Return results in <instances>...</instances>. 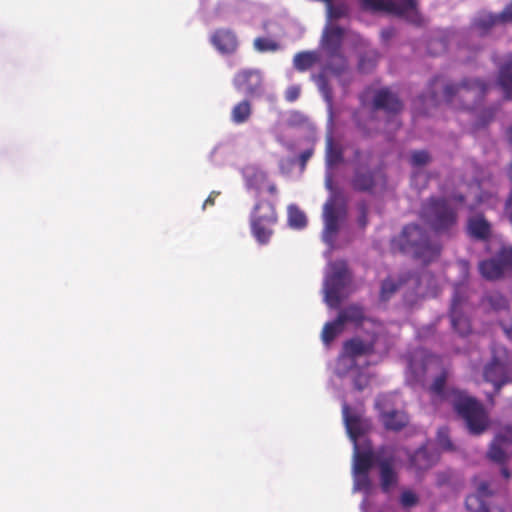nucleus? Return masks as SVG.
<instances>
[{
    "instance_id": "ea45409f",
    "label": "nucleus",
    "mask_w": 512,
    "mask_h": 512,
    "mask_svg": "<svg viewBox=\"0 0 512 512\" xmlns=\"http://www.w3.org/2000/svg\"><path fill=\"white\" fill-rule=\"evenodd\" d=\"M419 502L418 496L411 490H404L400 496V504L403 508H411Z\"/></svg>"
},
{
    "instance_id": "9d476101",
    "label": "nucleus",
    "mask_w": 512,
    "mask_h": 512,
    "mask_svg": "<svg viewBox=\"0 0 512 512\" xmlns=\"http://www.w3.org/2000/svg\"><path fill=\"white\" fill-rule=\"evenodd\" d=\"M386 185V175L381 168H355L351 186L355 191L372 193L377 186Z\"/></svg>"
},
{
    "instance_id": "7c9ffc66",
    "label": "nucleus",
    "mask_w": 512,
    "mask_h": 512,
    "mask_svg": "<svg viewBox=\"0 0 512 512\" xmlns=\"http://www.w3.org/2000/svg\"><path fill=\"white\" fill-rule=\"evenodd\" d=\"M344 331L342 322L336 318L331 322H327L322 330V340L325 344H330L339 334Z\"/></svg>"
},
{
    "instance_id": "1a4fd4ad",
    "label": "nucleus",
    "mask_w": 512,
    "mask_h": 512,
    "mask_svg": "<svg viewBox=\"0 0 512 512\" xmlns=\"http://www.w3.org/2000/svg\"><path fill=\"white\" fill-rule=\"evenodd\" d=\"M350 275L345 263H335L325 280V301L331 308H338L341 292L347 285Z\"/></svg>"
},
{
    "instance_id": "5fc2aeb1",
    "label": "nucleus",
    "mask_w": 512,
    "mask_h": 512,
    "mask_svg": "<svg viewBox=\"0 0 512 512\" xmlns=\"http://www.w3.org/2000/svg\"><path fill=\"white\" fill-rule=\"evenodd\" d=\"M499 324H500L503 332L506 334V336L508 338L512 339V321L510 323L501 321Z\"/></svg>"
},
{
    "instance_id": "69168bd1",
    "label": "nucleus",
    "mask_w": 512,
    "mask_h": 512,
    "mask_svg": "<svg viewBox=\"0 0 512 512\" xmlns=\"http://www.w3.org/2000/svg\"><path fill=\"white\" fill-rule=\"evenodd\" d=\"M360 156V151L359 150H356L355 151V158H358Z\"/></svg>"
},
{
    "instance_id": "37998d69",
    "label": "nucleus",
    "mask_w": 512,
    "mask_h": 512,
    "mask_svg": "<svg viewBox=\"0 0 512 512\" xmlns=\"http://www.w3.org/2000/svg\"><path fill=\"white\" fill-rule=\"evenodd\" d=\"M357 209L359 212V215L357 218L358 226L361 229H365L366 226L368 225V211H369L368 205L365 201H361L357 204Z\"/></svg>"
},
{
    "instance_id": "c03bdc74",
    "label": "nucleus",
    "mask_w": 512,
    "mask_h": 512,
    "mask_svg": "<svg viewBox=\"0 0 512 512\" xmlns=\"http://www.w3.org/2000/svg\"><path fill=\"white\" fill-rule=\"evenodd\" d=\"M476 494L480 495L482 498L486 499L487 497L492 495V491L489 488V483L487 481H479L476 482Z\"/></svg>"
},
{
    "instance_id": "6ab92c4d",
    "label": "nucleus",
    "mask_w": 512,
    "mask_h": 512,
    "mask_svg": "<svg viewBox=\"0 0 512 512\" xmlns=\"http://www.w3.org/2000/svg\"><path fill=\"white\" fill-rule=\"evenodd\" d=\"M324 232L323 239L332 243L339 230V215L334 201H328L324 205Z\"/></svg>"
},
{
    "instance_id": "052dcab7",
    "label": "nucleus",
    "mask_w": 512,
    "mask_h": 512,
    "mask_svg": "<svg viewBox=\"0 0 512 512\" xmlns=\"http://www.w3.org/2000/svg\"><path fill=\"white\" fill-rule=\"evenodd\" d=\"M507 136L509 138V141L512 143V125L509 127L507 131Z\"/></svg>"
},
{
    "instance_id": "603ef678",
    "label": "nucleus",
    "mask_w": 512,
    "mask_h": 512,
    "mask_svg": "<svg viewBox=\"0 0 512 512\" xmlns=\"http://www.w3.org/2000/svg\"><path fill=\"white\" fill-rule=\"evenodd\" d=\"M313 152H314L313 149L310 148V149H306L300 153L299 164L302 169H304L306 167V164H307L308 160L312 157Z\"/></svg>"
},
{
    "instance_id": "f3484780",
    "label": "nucleus",
    "mask_w": 512,
    "mask_h": 512,
    "mask_svg": "<svg viewBox=\"0 0 512 512\" xmlns=\"http://www.w3.org/2000/svg\"><path fill=\"white\" fill-rule=\"evenodd\" d=\"M211 44L221 54H234L239 46L236 33L228 28L216 29L210 37Z\"/></svg>"
},
{
    "instance_id": "ddd939ff",
    "label": "nucleus",
    "mask_w": 512,
    "mask_h": 512,
    "mask_svg": "<svg viewBox=\"0 0 512 512\" xmlns=\"http://www.w3.org/2000/svg\"><path fill=\"white\" fill-rule=\"evenodd\" d=\"M483 378L493 385L494 396H499L505 385L512 384L508 366L495 355L484 365Z\"/></svg>"
},
{
    "instance_id": "39448f33",
    "label": "nucleus",
    "mask_w": 512,
    "mask_h": 512,
    "mask_svg": "<svg viewBox=\"0 0 512 512\" xmlns=\"http://www.w3.org/2000/svg\"><path fill=\"white\" fill-rule=\"evenodd\" d=\"M277 221V212L272 202L259 200L255 204L250 216V226L253 236L260 244L269 242Z\"/></svg>"
},
{
    "instance_id": "2f4dec72",
    "label": "nucleus",
    "mask_w": 512,
    "mask_h": 512,
    "mask_svg": "<svg viewBox=\"0 0 512 512\" xmlns=\"http://www.w3.org/2000/svg\"><path fill=\"white\" fill-rule=\"evenodd\" d=\"M489 307L494 311L506 310L508 308V300L506 297L498 291H492L483 299Z\"/></svg>"
},
{
    "instance_id": "0e129e2a",
    "label": "nucleus",
    "mask_w": 512,
    "mask_h": 512,
    "mask_svg": "<svg viewBox=\"0 0 512 512\" xmlns=\"http://www.w3.org/2000/svg\"><path fill=\"white\" fill-rule=\"evenodd\" d=\"M455 199H456L457 201H459V202H463L465 198H464V196H463V195H457V196H455Z\"/></svg>"
},
{
    "instance_id": "dca6fc26",
    "label": "nucleus",
    "mask_w": 512,
    "mask_h": 512,
    "mask_svg": "<svg viewBox=\"0 0 512 512\" xmlns=\"http://www.w3.org/2000/svg\"><path fill=\"white\" fill-rule=\"evenodd\" d=\"M373 107L376 110H383L387 114L396 115L403 110V103L397 94L384 87L375 92Z\"/></svg>"
},
{
    "instance_id": "e2e57ef3",
    "label": "nucleus",
    "mask_w": 512,
    "mask_h": 512,
    "mask_svg": "<svg viewBox=\"0 0 512 512\" xmlns=\"http://www.w3.org/2000/svg\"><path fill=\"white\" fill-rule=\"evenodd\" d=\"M382 35H383L384 37H387V38H388V37H390V36H391V31H390V30H385V31H383V32H382Z\"/></svg>"
},
{
    "instance_id": "0eeeda50",
    "label": "nucleus",
    "mask_w": 512,
    "mask_h": 512,
    "mask_svg": "<svg viewBox=\"0 0 512 512\" xmlns=\"http://www.w3.org/2000/svg\"><path fill=\"white\" fill-rule=\"evenodd\" d=\"M234 88L247 98H260L265 93L263 72L257 68L240 69L233 77Z\"/></svg>"
},
{
    "instance_id": "e433bc0d",
    "label": "nucleus",
    "mask_w": 512,
    "mask_h": 512,
    "mask_svg": "<svg viewBox=\"0 0 512 512\" xmlns=\"http://www.w3.org/2000/svg\"><path fill=\"white\" fill-rule=\"evenodd\" d=\"M448 47L447 40L443 37L431 38L427 44V50L432 56H438L446 52Z\"/></svg>"
},
{
    "instance_id": "6e6552de",
    "label": "nucleus",
    "mask_w": 512,
    "mask_h": 512,
    "mask_svg": "<svg viewBox=\"0 0 512 512\" xmlns=\"http://www.w3.org/2000/svg\"><path fill=\"white\" fill-rule=\"evenodd\" d=\"M479 271L487 280H498L512 273V247H502L494 257L481 261Z\"/></svg>"
},
{
    "instance_id": "a878e982",
    "label": "nucleus",
    "mask_w": 512,
    "mask_h": 512,
    "mask_svg": "<svg viewBox=\"0 0 512 512\" xmlns=\"http://www.w3.org/2000/svg\"><path fill=\"white\" fill-rule=\"evenodd\" d=\"M501 23L499 14L482 11L472 22V27L481 35L487 34L495 25Z\"/></svg>"
},
{
    "instance_id": "c756f323",
    "label": "nucleus",
    "mask_w": 512,
    "mask_h": 512,
    "mask_svg": "<svg viewBox=\"0 0 512 512\" xmlns=\"http://www.w3.org/2000/svg\"><path fill=\"white\" fill-rule=\"evenodd\" d=\"M318 54L315 51H303L294 56L293 64L296 70L304 72L318 62Z\"/></svg>"
},
{
    "instance_id": "f704fd0d",
    "label": "nucleus",
    "mask_w": 512,
    "mask_h": 512,
    "mask_svg": "<svg viewBox=\"0 0 512 512\" xmlns=\"http://www.w3.org/2000/svg\"><path fill=\"white\" fill-rule=\"evenodd\" d=\"M326 160L329 165H336L342 161V150L334 144L331 136L326 140Z\"/></svg>"
},
{
    "instance_id": "2eb2a0df",
    "label": "nucleus",
    "mask_w": 512,
    "mask_h": 512,
    "mask_svg": "<svg viewBox=\"0 0 512 512\" xmlns=\"http://www.w3.org/2000/svg\"><path fill=\"white\" fill-rule=\"evenodd\" d=\"M463 297L459 291H455L451 308L450 319L453 329L461 336H467L471 332L469 318L462 311Z\"/></svg>"
},
{
    "instance_id": "58836bf2",
    "label": "nucleus",
    "mask_w": 512,
    "mask_h": 512,
    "mask_svg": "<svg viewBox=\"0 0 512 512\" xmlns=\"http://www.w3.org/2000/svg\"><path fill=\"white\" fill-rule=\"evenodd\" d=\"M398 289V285L391 279L382 282L380 297L382 300H388Z\"/></svg>"
},
{
    "instance_id": "a18cd8bd",
    "label": "nucleus",
    "mask_w": 512,
    "mask_h": 512,
    "mask_svg": "<svg viewBox=\"0 0 512 512\" xmlns=\"http://www.w3.org/2000/svg\"><path fill=\"white\" fill-rule=\"evenodd\" d=\"M417 366H418V363L414 360H411L409 362V370L410 372L415 376V379L417 381H420L424 378L425 374H426V367L424 365H420L421 367V371L418 372L417 371Z\"/></svg>"
},
{
    "instance_id": "8fccbe9b",
    "label": "nucleus",
    "mask_w": 512,
    "mask_h": 512,
    "mask_svg": "<svg viewBox=\"0 0 512 512\" xmlns=\"http://www.w3.org/2000/svg\"><path fill=\"white\" fill-rule=\"evenodd\" d=\"M496 113L495 108H488L482 112L480 123L478 126H485L487 125L492 119L494 118Z\"/></svg>"
},
{
    "instance_id": "6e6d98bb",
    "label": "nucleus",
    "mask_w": 512,
    "mask_h": 512,
    "mask_svg": "<svg viewBox=\"0 0 512 512\" xmlns=\"http://www.w3.org/2000/svg\"><path fill=\"white\" fill-rule=\"evenodd\" d=\"M219 195V192L212 191L208 198L205 200L203 207L205 208L207 205H214L215 198Z\"/></svg>"
},
{
    "instance_id": "c9c22d12",
    "label": "nucleus",
    "mask_w": 512,
    "mask_h": 512,
    "mask_svg": "<svg viewBox=\"0 0 512 512\" xmlns=\"http://www.w3.org/2000/svg\"><path fill=\"white\" fill-rule=\"evenodd\" d=\"M465 506L471 512H485L489 509L485 499L476 493L467 496Z\"/></svg>"
},
{
    "instance_id": "f03ea898",
    "label": "nucleus",
    "mask_w": 512,
    "mask_h": 512,
    "mask_svg": "<svg viewBox=\"0 0 512 512\" xmlns=\"http://www.w3.org/2000/svg\"><path fill=\"white\" fill-rule=\"evenodd\" d=\"M452 407L461 417L470 434L481 435L489 427V417L484 406L465 391L452 390Z\"/></svg>"
},
{
    "instance_id": "a19ab883",
    "label": "nucleus",
    "mask_w": 512,
    "mask_h": 512,
    "mask_svg": "<svg viewBox=\"0 0 512 512\" xmlns=\"http://www.w3.org/2000/svg\"><path fill=\"white\" fill-rule=\"evenodd\" d=\"M430 161V155L425 150H416L411 154V164L413 166H424Z\"/></svg>"
},
{
    "instance_id": "3c124183",
    "label": "nucleus",
    "mask_w": 512,
    "mask_h": 512,
    "mask_svg": "<svg viewBox=\"0 0 512 512\" xmlns=\"http://www.w3.org/2000/svg\"><path fill=\"white\" fill-rule=\"evenodd\" d=\"M438 441H439V444L441 445V447L444 448L445 450H452L453 444L450 441V439L448 438V436L445 433V431H443V430L439 431V433H438Z\"/></svg>"
},
{
    "instance_id": "4c0bfd02",
    "label": "nucleus",
    "mask_w": 512,
    "mask_h": 512,
    "mask_svg": "<svg viewBox=\"0 0 512 512\" xmlns=\"http://www.w3.org/2000/svg\"><path fill=\"white\" fill-rule=\"evenodd\" d=\"M254 48L259 52L276 51L279 48L278 43L264 37H258L254 40Z\"/></svg>"
},
{
    "instance_id": "de8ad7c7",
    "label": "nucleus",
    "mask_w": 512,
    "mask_h": 512,
    "mask_svg": "<svg viewBox=\"0 0 512 512\" xmlns=\"http://www.w3.org/2000/svg\"><path fill=\"white\" fill-rule=\"evenodd\" d=\"M301 89L297 85H293L287 88L285 92V99L288 102H294L296 101L300 96Z\"/></svg>"
},
{
    "instance_id": "7ed1b4c3",
    "label": "nucleus",
    "mask_w": 512,
    "mask_h": 512,
    "mask_svg": "<svg viewBox=\"0 0 512 512\" xmlns=\"http://www.w3.org/2000/svg\"><path fill=\"white\" fill-rule=\"evenodd\" d=\"M488 91V85L478 78H465L460 83L445 85V102L456 109H472L480 103Z\"/></svg>"
},
{
    "instance_id": "bb28decb",
    "label": "nucleus",
    "mask_w": 512,
    "mask_h": 512,
    "mask_svg": "<svg viewBox=\"0 0 512 512\" xmlns=\"http://www.w3.org/2000/svg\"><path fill=\"white\" fill-rule=\"evenodd\" d=\"M512 54L508 55L505 63L499 68L498 84L504 92V97L512 100Z\"/></svg>"
},
{
    "instance_id": "09e8293b",
    "label": "nucleus",
    "mask_w": 512,
    "mask_h": 512,
    "mask_svg": "<svg viewBox=\"0 0 512 512\" xmlns=\"http://www.w3.org/2000/svg\"><path fill=\"white\" fill-rule=\"evenodd\" d=\"M500 21L502 24H512V1L508 3L505 8L499 13Z\"/></svg>"
},
{
    "instance_id": "49530a36",
    "label": "nucleus",
    "mask_w": 512,
    "mask_h": 512,
    "mask_svg": "<svg viewBox=\"0 0 512 512\" xmlns=\"http://www.w3.org/2000/svg\"><path fill=\"white\" fill-rule=\"evenodd\" d=\"M353 383H354V387L357 390L362 391L369 385V377H368V375H366L364 373H359L354 378Z\"/></svg>"
},
{
    "instance_id": "864d4df0",
    "label": "nucleus",
    "mask_w": 512,
    "mask_h": 512,
    "mask_svg": "<svg viewBox=\"0 0 512 512\" xmlns=\"http://www.w3.org/2000/svg\"><path fill=\"white\" fill-rule=\"evenodd\" d=\"M450 478H451V475L449 472L437 473V478H436L437 486L441 487V486L448 484L450 482Z\"/></svg>"
},
{
    "instance_id": "4be33fe9",
    "label": "nucleus",
    "mask_w": 512,
    "mask_h": 512,
    "mask_svg": "<svg viewBox=\"0 0 512 512\" xmlns=\"http://www.w3.org/2000/svg\"><path fill=\"white\" fill-rule=\"evenodd\" d=\"M344 352L350 358L371 355L375 351V341H364L359 337L351 338L344 343Z\"/></svg>"
},
{
    "instance_id": "4d7b16f0",
    "label": "nucleus",
    "mask_w": 512,
    "mask_h": 512,
    "mask_svg": "<svg viewBox=\"0 0 512 512\" xmlns=\"http://www.w3.org/2000/svg\"><path fill=\"white\" fill-rule=\"evenodd\" d=\"M506 463L504 464H500L501 465V474L503 475L504 478L506 479H509L511 477V472L510 470L506 467L505 465Z\"/></svg>"
},
{
    "instance_id": "338daca9",
    "label": "nucleus",
    "mask_w": 512,
    "mask_h": 512,
    "mask_svg": "<svg viewBox=\"0 0 512 512\" xmlns=\"http://www.w3.org/2000/svg\"><path fill=\"white\" fill-rule=\"evenodd\" d=\"M436 81H438V78H434L432 85H434Z\"/></svg>"
},
{
    "instance_id": "aec40b11",
    "label": "nucleus",
    "mask_w": 512,
    "mask_h": 512,
    "mask_svg": "<svg viewBox=\"0 0 512 512\" xmlns=\"http://www.w3.org/2000/svg\"><path fill=\"white\" fill-rule=\"evenodd\" d=\"M439 460V455L427 447L417 449L409 459L410 467L417 473L425 472L432 468Z\"/></svg>"
},
{
    "instance_id": "20e7f679",
    "label": "nucleus",
    "mask_w": 512,
    "mask_h": 512,
    "mask_svg": "<svg viewBox=\"0 0 512 512\" xmlns=\"http://www.w3.org/2000/svg\"><path fill=\"white\" fill-rule=\"evenodd\" d=\"M422 218L437 233L446 232L457 222V213L444 198H429L422 206Z\"/></svg>"
},
{
    "instance_id": "473e14b6",
    "label": "nucleus",
    "mask_w": 512,
    "mask_h": 512,
    "mask_svg": "<svg viewBox=\"0 0 512 512\" xmlns=\"http://www.w3.org/2000/svg\"><path fill=\"white\" fill-rule=\"evenodd\" d=\"M268 183V175L262 170H255L246 179V184L249 189L260 192L262 187Z\"/></svg>"
},
{
    "instance_id": "412c9836",
    "label": "nucleus",
    "mask_w": 512,
    "mask_h": 512,
    "mask_svg": "<svg viewBox=\"0 0 512 512\" xmlns=\"http://www.w3.org/2000/svg\"><path fill=\"white\" fill-rule=\"evenodd\" d=\"M376 453L371 449L360 451L359 447L354 444V457H353V473L369 474L370 469L376 464Z\"/></svg>"
},
{
    "instance_id": "5701e85b",
    "label": "nucleus",
    "mask_w": 512,
    "mask_h": 512,
    "mask_svg": "<svg viewBox=\"0 0 512 512\" xmlns=\"http://www.w3.org/2000/svg\"><path fill=\"white\" fill-rule=\"evenodd\" d=\"M365 318L364 308L359 304H350L340 309L337 315V319L339 322H342L344 327L346 324H352L359 327L363 324Z\"/></svg>"
},
{
    "instance_id": "680f3d73",
    "label": "nucleus",
    "mask_w": 512,
    "mask_h": 512,
    "mask_svg": "<svg viewBox=\"0 0 512 512\" xmlns=\"http://www.w3.org/2000/svg\"><path fill=\"white\" fill-rule=\"evenodd\" d=\"M364 64H365V60H364V58H362V59H361V61H360V63H359V68H360L361 70H363V71L365 70Z\"/></svg>"
},
{
    "instance_id": "f8f14e48",
    "label": "nucleus",
    "mask_w": 512,
    "mask_h": 512,
    "mask_svg": "<svg viewBox=\"0 0 512 512\" xmlns=\"http://www.w3.org/2000/svg\"><path fill=\"white\" fill-rule=\"evenodd\" d=\"M487 457L497 464L507 463L512 458V425L503 426L492 440Z\"/></svg>"
},
{
    "instance_id": "f257e3e1",
    "label": "nucleus",
    "mask_w": 512,
    "mask_h": 512,
    "mask_svg": "<svg viewBox=\"0 0 512 512\" xmlns=\"http://www.w3.org/2000/svg\"><path fill=\"white\" fill-rule=\"evenodd\" d=\"M391 249L411 255L425 265L435 261L441 252L439 243L429 238L428 232L417 224H408L391 240Z\"/></svg>"
},
{
    "instance_id": "13d9d810",
    "label": "nucleus",
    "mask_w": 512,
    "mask_h": 512,
    "mask_svg": "<svg viewBox=\"0 0 512 512\" xmlns=\"http://www.w3.org/2000/svg\"><path fill=\"white\" fill-rule=\"evenodd\" d=\"M267 191L269 194L271 195H276L277 194V186L275 183H268L267 185Z\"/></svg>"
},
{
    "instance_id": "72a5a7b5",
    "label": "nucleus",
    "mask_w": 512,
    "mask_h": 512,
    "mask_svg": "<svg viewBox=\"0 0 512 512\" xmlns=\"http://www.w3.org/2000/svg\"><path fill=\"white\" fill-rule=\"evenodd\" d=\"M288 222L291 227L302 229L307 225V218L298 207L291 205L288 208Z\"/></svg>"
},
{
    "instance_id": "393cba45",
    "label": "nucleus",
    "mask_w": 512,
    "mask_h": 512,
    "mask_svg": "<svg viewBox=\"0 0 512 512\" xmlns=\"http://www.w3.org/2000/svg\"><path fill=\"white\" fill-rule=\"evenodd\" d=\"M381 420L387 430L400 431L409 422L407 414L399 410H391L381 413Z\"/></svg>"
},
{
    "instance_id": "79ce46f5",
    "label": "nucleus",
    "mask_w": 512,
    "mask_h": 512,
    "mask_svg": "<svg viewBox=\"0 0 512 512\" xmlns=\"http://www.w3.org/2000/svg\"><path fill=\"white\" fill-rule=\"evenodd\" d=\"M355 490L368 491L371 487L369 474L353 473Z\"/></svg>"
},
{
    "instance_id": "4468645a",
    "label": "nucleus",
    "mask_w": 512,
    "mask_h": 512,
    "mask_svg": "<svg viewBox=\"0 0 512 512\" xmlns=\"http://www.w3.org/2000/svg\"><path fill=\"white\" fill-rule=\"evenodd\" d=\"M362 8L372 12H387L405 16L416 9V0H361Z\"/></svg>"
},
{
    "instance_id": "423d86ee",
    "label": "nucleus",
    "mask_w": 512,
    "mask_h": 512,
    "mask_svg": "<svg viewBox=\"0 0 512 512\" xmlns=\"http://www.w3.org/2000/svg\"><path fill=\"white\" fill-rule=\"evenodd\" d=\"M375 460L379 469L381 490L389 493L399 482L396 450L390 446L381 447L376 451Z\"/></svg>"
},
{
    "instance_id": "cd10ccee",
    "label": "nucleus",
    "mask_w": 512,
    "mask_h": 512,
    "mask_svg": "<svg viewBox=\"0 0 512 512\" xmlns=\"http://www.w3.org/2000/svg\"><path fill=\"white\" fill-rule=\"evenodd\" d=\"M449 377V372L447 369H443L441 373L435 377L432 384L429 387V392L435 396H438L442 399H450L452 402V390H457L456 388H451L446 390V382Z\"/></svg>"
},
{
    "instance_id": "a211bd4d",
    "label": "nucleus",
    "mask_w": 512,
    "mask_h": 512,
    "mask_svg": "<svg viewBox=\"0 0 512 512\" xmlns=\"http://www.w3.org/2000/svg\"><path fill=\"white\" fill-rule=\"evenodd\" d=\"M343 419L345 426L350 438L354 444L357 443V439L363 435L368 429V424L361 415L352 411L348 404L344 403L342 406Z\"/></svg>"
},
{
    "instance_id": "c85d7f7f",
    "label": "nucleus",
    "mask_w": 512,
    "mask_h": 512,
    "mask_svg": "<svg viewBox=\"0 0 512 512\" xmlns=\"http://www.w3.org/2000/svg\"><path fill=\"white\" fill-rule=\"evenodd\" d=\"M252 115V104L246 98L238 102L231 110V121L235 124L247 122Z\"/></svg>"
},
{
    "instance_id": "bf43d9fd",
    "label": "nucleus",
    "mask_w": 512,
    "mask_h": 512,
    "mask_svg": "<svg viewBox=\"0 0 512 512\" xmlns=\"http://www.w3.org/2000/svg\"><path fill=\"white\" fill-rule=\"evenodd\" d=\"M485 512H504V510L500 507H494V508H489Z\"/></svg>"
},
{
    "instance_id": "9b49d317",
    "label": "nucleus",
    "mask_w": 512,
    "mask_h": 512,
    "mask_svg": "<svg viewBox=\"0 0 512 512\" xmlns=\"http://www.w3.org/2000/svg\"><path fill=\"white\" fill-rule=\"evenodd\" d=\"M343 33L344 32L341 27L333 26L327 28L323 35V46L332 54L336 61L335 65L332 62L329 63V69L335 75H341L347 68L346 59L339 53Z\"/></svg>"
},
{
    "instance_id": "b1692460",
    "label": "nucleus",
    "mask_w": 512,
    "mask_h": 512,
    "mask_svg": "<svg viewBox=\"0 0 512 512\" xmlns=\"http://www.w3.org/2000/svg\"><path fill=\"white\" fill-rule=\"evenodd\" d=\"M467 229L469 235L477 240H488L491 234V226L482 215L471 217L468 220Z\"/></svg>"
}]
</instances>
